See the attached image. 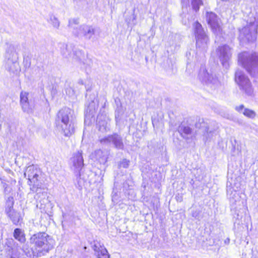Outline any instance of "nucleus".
<instances>
[{
  "label": "nucleus",
  "instance_id": "f704fd0d",
  "mask_svg": "<svg viewBox=\"0 0 258 258\" xmlns=\"http://www.w3.org/2000/svg\"><path fill=\"white\" fill-rule=\"evenodd\" d=\"M181 2L182 4L187 5V4L189 3V0H181Z\"/></svg>",
  "mask_w": 258,
  "mask_h": 258
},
{
  "label": "nucleus",
  "instance_id": "a211bd4d",
  "mask_svg": "<svg viewBox=\"0 0 258 258\" xmlns=\"http://www.w3.org/2000/svg\"><path fill=\"white\" fill-rule=\"evenodd\" d=\"M92 157L98 161L100 164H105L107 160V154L106 152L101 150H96L92 154Z\"/></svg>",
  "mask_w": 258,
  "mask_h": 258
},
{
  "label": "nucleus",
  "instance_id": "9b49d317",
  "mask_svg": "<svg viewBox=\"0 0 258 258\" xmlns=\"http://www.w3.org/2000/svg\"><path fill=\"white\" fill-rule=\"evenodd\" d=\"M199 80L208 85L217 86L219 82L215 75L210 74L204 67H202L199 74Z\"/></svg>",
  "mask_w": 258,
  "mask_h": 258
},
{
  "label": "nucleus",
  "instance_id": "393cba45",
  "mask_svg": "<svg viewBox=\"0 0 258 258\" xmlns=\"http://www.w3.org/2000/svg\"><path fill=\"white\" fill-rule=\"evenodd\" d=\"M49 23L54 28L58 29L60 26V22L55 16L53 15L50 16Z\"/></svg>",
  "mask_w": 258,
  "mask_h": 258
},
{
  "label": "nucleus",
  "instance_id": "e433bc0d",
  "mask_svg": "<svg viewBox=\"0 0 258 258\" xmlns=\"http://www.w3.org/2000/svg\"><path fill=\"white\" fill-rule=\"evenodd\" d=\"M233 197L235 198H237V199H239V197H238V195L237 194L234 192V193L233 194Z\"/></svg>",
  "mask_w": 258,
  "mask_h": 258
},
{
  "label": "nucleus",
  "instance_id": "f257e3e1",
  "mask_svg": "<svg viewBox=\"0 0 258 258\" xmlns=\"http://www.w3.org/2000/svg\"><path fill=\"white\" fill-rule=\"evenodd\" d=\"M30 243L33 255L38 257L46 254L52 249L54 241L45 232H38L31 237Z\"/></svg>",
  "mask_w": 258,
  "mask_h": 258
},
{
  "label": "nucleus",
  "instance_id": "412c9836",
  "mask_svg": "<svg viewBox=\"0 0 258 258\" xmlns=\"http://www.w3.org/2000/svg\"><path fill=\"white\" fill-rule=\"evenodd\" d=\"M7 215L15 225L20 224L22 221L23 218L21 214L15 210L12 211L11 212L7 214Z\"/></svg>",
  "mask_w": 258,
  "mask_h": 258
},
{
  "label": "nucleus",
  "instance_id": "cd10ccee",
  "mask_svg": "<svg viewBox=\"0 0 258 258\" xmlns=\"http://www.w3.org/2000/svg\"><path fill=\"white\" fill-rule=\"evenodd\" d=\"M130 160H127L126 159H123L122 161H121L119 164V166L120 167H123L124 168H127L130 165Z\"/></svg>",
  "mask_w": 258,
  "mask_h": 258
},
{
  "label": "nucleus",
  "instance_id": "b1692460",
  "mask_svg": "<svg viewBox=\"0 0 258 258\" xmlns=\"http://www.w3.org/2000/svg\"><path fill=\"white\" fill-rule=\"evenodd\" d=\"M14 237L21 243H24L26 241L25 234L21 229L16 228L14 230Z\"/></svg>",
  "mask_w": 258,
  "mask_h": 258
},
{
  "label": "nucleus",
  "instance_id": "c85d7f7f",
  "mask_svg": "<svg viewBox=\"0 0 258 258\" xmlns=\"http://www.w3.org/2000/svg\"><path fill=\"white\" fill-rule=\"evenodd\" d=\"M200 213L201 212L199 210L193 211L191 213V216L196 219H200Z\"/></svg>",
  "mask_w": 258,
  "mask_h": 258
},
{
  "label": "nucleus",
  "instance_id": "6e6552de",
  "mask_svg": "<svg viewBox=\"0 0 258 258\" xmlns=\"http://www.w3.org/2000/svg\"><path fill=\"white\" fill-rule=\"evenodd\" d=\"M235 80L238 84L241 90L247 96H251L253 94V89L249 79L243 72L237 70L235 74Z\"/></svg>",
  "mask_w": 258,
  "mask_h": 258
},
{
  "label": "nucleus",
  "instance_id": "a878e982",
  "mask_svg": "<svg viewBox=\"0 0 258 258\" xmlns=\"http://www.w3.org/2000/svg\"><path fill=\"white\" fill-rule=\"evenodd\" d=\"M202 0H191V6L192 9L197 12L199 11L200 7L203 5Z\"/></svg>",
  "mask_w": 258,
  "mask_h": 258
},
{
  "label": "nucleus",
  "instance_id": "2f4dec72",
  "mask_svg": "<svg viewBox=\"0 0 258 258\" xmlns=\"http://www.w3.org/2000/svg\"><path fill=\"white\" fill-rule=\"evenodd\" d=\"M91 60H89L87 62V66L85 67V69L86 71L90 70L91 67Z\"/></svg>",
  "mask_w": 258,
  "mask_h": 258
},
{
  "label": "nucleus",
  "instance_id": "0eeeda50",
  "mask_svg": "<svg viewBox=\"0 0 258 258\" xmlns=\"http://www.w3.org/2000/svg\"><path fill=\"white\" fill-rule=\"evenodd\" d=\"M195 33L196 37L197 47L202 50H206L208 47L209 38L202 25L198 22L194 24Z\"/></svg>",
  "mask_w": 258,
  "mask_h": 258
},
{
  "label": "nucleus",
  "instance_id": "72a5a7b5",
  "mask_svg": "<svg viewBox=\"0 0 258 258\" xmlns=\"http://www.w3.org/2000/svg\"><path fill=\"white\" fill-rule=\"evenodd\" d=\"M78 84L80 85H84V82L82 79H80L78 81Z\"/></svg>",
  "mask_w": 258,
  "mask_h": 258
},
{
  "label": "nucleus",
  "instance_id": "9d476101",
  "mask_svg": "<svg viewBox=\"0 0 258 258\" xmlns=\"http://www.w3.org/2000/svg\"><path fill=\"white\" fill-rule=\"evenodd\" d=\"M217 53L222 65L227 68L232 56V48L227 45H223L219 46L217 49Z\"/></svg>",
  "mask_w": 258,
  "mask_h": 258
},
{
  "label": "nucleus",
  "instance_id": "473e14b6",
  "mask_svg": "<svg viewBox=\"0 0 258 258\" xmlns=\"http://www.w3.org/2000/svg\"><path fill=\"white\" fill-rule=\"evenodd\" d=\"M229 199L230 202L233 204H236V203L237 202V200L234 199V197L233 196L232 197H230Z\"/></svg>",
  "mask_w": 258,
  "mask_h": 258
},
{
  "label": "nucleus",
  "instance_id": "4be33fe9",
  "mask_svg": "<svg viewBox=\"0 0 258 258\" xmlns=\"http://www.w3.org/2000/svg\"><path fill=\"white\" fill-rule=\"evenodd\" d=\"M6 198V206H5V212L7 214L11 212L12 211L15 210L13 209L14 204V200L13 196H10Z\"/></svg>",
  "mask_w": 258,
  "mask_h": 258
},
{
  "label": "nucleus",
  "instance_id": "5701e85b",
  "mask_svg": "<svg viewBox=\"0 0 258 258\" xmlns=\"http://www.w3.org/2000/svg\"><path fill=\"white\" fill-rule=\"evenodd\" d=\"M1 183L4 189V193L5 198H7L10 196H13V194L12 186L4 180H2Z\"/></svg>",
  "mask_w": 258,
  "mask_h": 258
},
{
  "label": "nucleus",
  "instance_id": "f3484780",
  "mask_svg": "<svg viewBox=\"0 0 258 258\" xmlns=\"http://www.w3.org/2000/svg\"><path fill=\"white\" fill-rule=\"evenodd\" d=\"M94 254L97 258H110L107 250L103 244L99 242H94L92 245Z\"/></svg>",
  "mask_w": 258,
  "mask_h": 258
},
{
  "label": "nucleus",
  "instance_id": "4c0bfd02",
  "mask_svg": "<svg viewBox=\"0 0 258 258\" xmlns=\"http://www.w3.org/2000/svg\"><path fill=\"white\" fill-rule=\"evenodd\" d=\"M90 104H95V103L93 101H92V102L90 103Z\"/></svg>",
  "mask_w": 258,
  "mask_h": 258
},
{
  "label": "nucleus",
  "instance_id": "1a4fd4ad",
  "mask_svg": "<svg viewBox=\"0 0 258 258\" xmlns=\"http://www.w3.org/2000/svg\"><path fill=\"white\" fill-rule=\"evenodd\" d=\"M257 27L249 24L240 30L239 39L243 42H253L256 40Z\"/></svg>",
  "mask_w": 258,
  "mask_h": 258
},
{
  "label": "nucleus",
  "instance_id": "f03ea898",
  "mask_svg": "<svg viewBox=\"0 0 258 258\" xmlns=\"http://www.w3.org/2000/svg\"><path fill=\"white\" fill-rule=\"evenodd\" d=\"M55 124L66 137H70L75 132V118L73 111L69 108H63L57 113Z\"/></svg>",
  "mask_w": 258,
  "mask_h": 258
},
{
  "label": "nucleus",
  "instance_id": "6ab92c4d",
  "mask_svg": "<svg viewBox=\"0 0 258 258\" xmlns=\"http://www.w3.org/2000/svg\"><path fill=\"white\" fill-rule=\"evenodd\" d=\"M178 132L183 138L187 140L191 136L192 131L188 126L181 124L178 127Z\"/></svg>",
  "mask_w": 258,
  "mask_h": 258
},
{
  "label": "nucleus",
  "instance_id": "7ed1b4c3",
  "mask_svg": "<svg viewBox=\"0 0 258 258\" xmlns=\"http://www.w3.org/2000/svg\"><path fill=\"white\" fill-rule=\"evenodd\" d=\"M39 170L34 165L28 166L24 172V177L28 180V184L31 186L30 190L33 192H36L34 199L39 202H41V199H45L46 196V192L43 189L38 187V180Z\"/></svg>",
  "mask_w": 258,
  "mask_h": 258
},
{
  "label": "nucleus",
  "instance_id": "c9c22d12",
  "mask_svg": "<svg viewBox=\"0 0 258 258\" xmlns=\"http://www.w3.org/2000/svg\"><path fill=\"white\" fill-rule=\"evenodd\" d=\"M224 242H225V244H229V243L230 242V239H229V238H227V239L225 240V241H224Z\"/></svg>",
  "mask_w": 258,
  "mask_h": 258
},
{
  "label": "nucleus",
  "instance_id": "dca6fc26",
  "mask_svg": "<svg viewBox=\"0 0 258 258\" xmlns=\"http://www.w3.org/2000/svg\"><path fill=\"white\" fill-rule=\"evenodd\" d=\"M206 20L213 32L218 34L221 32V28L217 16L213 12H207Z\"/></svg>",
  "mask_w": 258,
  "mask_h": 258
},
{
  "label": "nucleus",
  "instance_id": "aec40b11",
  "mask_svg": "<svg viewBox=\"0 0 258 258\" xmlns=\"http://www.w3.org/2000/svg\"><path fill=\"white\" fill-rule=\"evenodd\" d=\"M249 23L251 25H254L256 27L258 26V5L254 7L248 15Z\"/></svg>",
  "mask_w": 258,
  "mask_h": 258
},
{
  "label": "nucleus",
  "instance_id": "c756f323",
  "mask_svg": "<svg viewBox=\"0 0 258 258\" xmlns=\"http://www.w3.org/2000/svg\"><path fill=\"white\" fill-rule=\"evenodd\" d=\"M244 106L243 105H240L238 106H236L235 107V110H237V111L239 112H242L243 113V110H244Z\"/></svg>",
  "mask_w": 258,
  "mask_h": 258
},
{
  "label": "nucleus",
  "instance_id": "f8f14e48",
  "mask_svg": "<svg viewBox=\"0 0 258 258\" xmlns=\"http://www.w3.org/2000/svg\"><path fill=\"white\" fill-rule=\"evenodd\" d=\"M99 141L102 144H112L115 148L118 149L122 150L124 148L122 137L116 133L101 138Z\"/></svg>",
  "mask_w": 258,
  "mask_h": 258
},
{
  "label": "nucleus",
  "instance_id": "2eb2a0df",
  "mask_svg": "<svg viewBox=\"0 0 258 258\" xmlns=\"http://www.w3.org/2000/svg\"><path fill=\"white\" fill-rule=\"evenodd\" d=\"M61 54L66 58L73 57L75 59H80L82 55V51L80 50L72 49L71 46H68L65 43L60 44Z\"/></svg>",
  "mask_w": 258,
  "mask_h": 258
},
{
  "label": "nucleus",
  "instance_id": "58836bf2",
  "mask_svg": "<svg viewBox=\"0 0 258 258\" xmlns=\"http://www.w3.org/2000/svg\"><path fill=\"white\" fill-rule=\"evenodd\" d=\"M115 118H117V114H116V112H115Z\"/></svg>",
  "mask_w": 258,
  "mask_h": 258
},
{
  "label": "nucleus",
  "instance_id": "ddd939ff",
  "mask_svg": "<svg viewBox=\"0 0 258 258\" xmlns=\"http://www.w3.org/2000/svg\"><path fill=\"white\" fill-rule=\"evenodd\" d=\"M97 126L100 132L105 133L110 131V119L104 110H101L97 117Z\"/></svg>",
  "mask_w": 258,
  "mask_h": 258
},
{
  "label": "nucleus",
  "instance_id": "bb28decb",
  "mask_svg": "<svg viewBox=\"0 0 258 258\" xmlns=\"http://www.w3.org/2000/svg\"><path fill=\"white\" fill-rule=\"evenodd\" d=\"M243 114L249 117L253 118L255 116V113L253 111L248 109H244L243 111Z\"/></svg>",
  "mask_w": 258,
  "mask_h": 258
},
{
  "label": "nucleus",
  "instance_id": "7c9ffc66",
  "mask_svg": "<svg viewBox=\"0 0 258 258\" xmlns=\"http://www.w3.org/2000/svg\"><path fill=\"white\" fill-rule=\"evenodd\" d=\"M118 197L116 193L114 194L112 196V201L114 203H117Z\"/></svg>",
  "mask_w": 258,
  "mask_h": 258
},
{
  "label": "nucleus",
  "instance_id": "39448f33",
  "mask_svg": "<svg viewBox=\"0 0 258 258\" xmlns=\"http://www.w3.org/2000/svg\"><path fill=\"white\" fill-rule=\"evenodd\" d=\"M78 24L79 20L77 19L69 20L68 27L73 29V34L77 37H83L87 40L92 39L96 32V28L91 25H83L79 28H76L75 26Z\"/></svg>",
  "mask_w": 258,
  "mask_h": 258
},
{
  "label": "nucleus",
  "instance_id": "4468645a",
  "mask_svg": "<svg viewBox=\"0 0 258 258\" xmlns=\"http://www.w3.org/2000/svg\"><path fill=\"white\" fill-rule=\"evenodd\" d=\"M29 93L22 91L20 93V104L24 112L30 113L32 112L34 108L33 101L29 99Z\"/></svg>",
  "mask_w": 258,
  "mask_h": 258
},
{
  "label": "nucleus",
  "instance_id": "20e7f679",
  "mask_svg": "<svg viewBox=\"0 0 258 258\" xmlns=\"http://www.w3.org/2000/svg\"><path fill=\"white\" fill-rule=\"evenodd\" d=\"M70 162L71 169L75 174L78 187L82 188L85 182L84 178L82 177V171L84 166L82 151H78L74 153Z\"/></svg>",
  "mask_w": 258,
  "mask_h": 258
},
{
  "label": "nucleus",
  "instance_id": "423d86ee",
  "mask_svg": "<svg viewBox=\"0 0 258 258\" xmlns=\"http://www.w3.org/2000/svg\"><path fill=\"white\" fill-rule=\"evenodd\" d=\"M238 61L250 73L254 68L258 67V53L242 52L238 55Z\"/></svg>",
  "mask_w": 258,
  "mask_h": 258
}]
</instances>
